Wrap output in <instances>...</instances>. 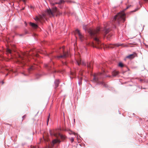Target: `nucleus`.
<instances>
[{"instance_id":"nucleus-21","label":"nucleus","mask_w":148,"mask_h":148,"mask_svg":"<svg viewBox=\"0 0 148 148\" xmlns=\"http://www.w3.org/2000/svg\"><path fill=\"white\" fill-rule=\"evenodd\" d=\"M7 51L8 53H11V51L10 49H7Z\"/></svg>"},{"instance_id":"nucleus-35","label":"nucleus","mask_w":148,"mask_h":148,"mask_svg":"<svg viewBox=\"0 0 148 148\" xmlns=\"http://www.w3.org/2000/svg\"><path fill=\"white\" fill-rule=\"evenodd\" d=\"M38 76H40V75H36V78H37V79H38V77H38Z\"/></svg>"},{"instance_id":"nucleus-15","label":"nucleus","mask_w":148,"mask_h":148,"mask_svg":"<svg viewBox=\"0 0 148 148\" xmlns=\"http://www.w3.org/2000/svg\"><path fill=\"white\" fill-rule=\"evenodd\" d=\"M118 66L121 67H123L124 66L123 64L121 62H119L118 64Z\"/></svg>"},{"instance_id":"nucleus-46","label":"nucleus","mask_w":148,"mask_h":148,"mask_svg":"<svg viewBox=\"0 0 148 148\" xmlns=\"http://www.w3.org/2000/svg\"><path fill=\"white\" fill-rule=\"evenodd\" d=\"M63 115H64V113H63Z\"/></svg>"},{"instance_id":"nucleus-26","label":"nucleus","mask_w":148,"mask_h":148,"mask_svg":"<svg viewBox=\"0 0 148 148\" xmlns=\"http://www.w3.org/2000/svg\"><path fill=\"white\" fill-rule=\"evenodd\" d=\"M78 84L79 86H80V85L82 84L81 82L80 81H79L78 82Z\"/></svg>"},{"instance_id":"nucleus-17","label":"nucleus","mask_w":148,"mask_h":148,"mask_svg":"<svg viewBox=\"0 0 148 148\" xmlns=\"http://www.w3.org/2000/svg\"><path fill=\"white\" fill-rule=\"evenodd\" d=\"M49 132H50V135H51V136H55V137H57V134H55V133H52V132H51V131L50 130L49 131Z\"/></svg>"},{"instance_id":"nucleus-14","label":"nucleus","mask_w":148,"mask_h":148,"mask_svg":"<svg viewBox=\"0 0 148 148\" xmlns=\"http://www.w3.org/2000/svg\"><path fill=\"white\" fill-rule=\"evenodd\" d=\"M20 58L21 59V61H19V62L20 63H21L22 64H25V61H24V59H23V58L22 57H21V56H20Z\"/></svg>"},{"instance_id":"nucleus-47","label":"nucleus","mask_w":148,"mask_h":148,"mask_svg":"<svg viewBox=\"0 0 148 148\" xmlns=\"http://www.w3.org/2000/svg\"><path fill=\"white\" fill-rule=\"evenodd\" d=\"M147 82H148V80L147 81Z\"/></svg>"},{"instance_id":"nucleus-11","label":"nucleus","mask_w":148,"mask_h":148,"mask_svg":"<svg viewBox=\"0 0 148 148\" xmlns=\"http://www.w3.org/2000/svg\"><path fill=\"white\" fill-rule=\"evenodd\" d=\"M61 142V141L60 140L58 139H54L53 140L52 143L53 144V145L56 143H60Z\"/></svg>"},{"instance_id":"nucleus-34","label":"nucleus","mask_w":148,"mask_h":148,"mask_svg":"<svg viewBox=\"0 0 148 148\" xmlns=\"http://www.w3.org/2000/svg\"><path fill=\"white\" fill-rule=\"evenodd\" d=\"M112 36V35H110V34H109V35H108V38H109V36H110V37H111Z\"/></svg>"},{"instance_id":"nucleus-44","label":"nucleus","mask_w":148,"mask_h":148,"mask_svg":"<svg viewBox=\"0 0 148 148\" xmlns=\"http://www.w3.org/2000/svg\"><path fill=\"white\" fill-rule=\"evenodd\" d=\"M53 77H55V75H53Z\"/></svg>"},{"instance_id":"nucleus-28","label":"nucleus","mask_w":148,"mask_h":148,"mask_svg":"<svg viewBox=\"0 0 148 148\" xmlns=\"http://www.w3.org/2000/svg\"><path fill=\"white\" fill-rule=\"evenodd\" d=\"M56 4H58V2H55V3H53L52 4H53V5H55Z\"/></svg>"},{"instance_id":"nucleus-22","label":"nucleus","mask_w":148,"mask_h":148,"mask_svg":"<svg viewBox=\"0 0 148 148\" xmlns=\"http://www.w3.org/2000/svg\"><path fill=\"white\" fill-rule=\"evenodd\" d=\"M101 73L103 74L104 75H105V76L103 78H105V77H109V76H108L106 75L105 73V71H104V70H103V72L102 73Z\"/></svg>"},{"instance_id":"nucleus-19","label":"nucleus","mask_w":148,"mask_h":148,"mask_svg":"<svg viewBox=\"0 0 148 148\" xmlns=\"http://www.w3.org/2000/svg\"><path fill=\"white\" fill-rule=\"evenodd\" d=\"M64 2V0H60L58 2V4H62V3Z\"/></svg>"},{"instance_id":"nucleus-2","label":"nucleus","mask_w":148,"mask_h":148,"mask_svg":"<svg viewBox=\"0 0 148 148\" xmlns=\"http://www.w3.org/2000/svg\"><path fill=\"white\" fill-rule=\"evenodd\" d=\"M105 76V75L103 74L99 73L97 75H94L93 80L94 82H96L97 84H101L104 87H108V86L107 84L103 82H99V81L100 79L103 78Z\"/></svg>"},{"instance_id":"nucleus-1","label":"nucleus","mask_w":148,"mask_h":148,"mask_svg":"<svg viewBox=\"0 0 148 148\" xmlns=\"http://www.w3.org/2000/svg\"><path fill=\"white\" fill-rule=\"evenodd\" d=\"M125 20V14L123 12H121L118 13L114 17L112 22L109 26V24H106L104 25V27H98L96 30H93L90 29H88L87 25L83 26V29L86 32H88L90 36L93 38L95 41V43H93L92 46L98 49L101 48L103 44L99 40L98 35L101 34L103 36H105L110 31V30L112 29L116 28L117 26H120L122 22H124Z\"/></svg>"},{"instance_id":"nucleus-25","label":"nucleus","mask_w":148,"mask_h":148,"mask_svg":"<svg viewBox=\"0 0 148 148\" xmlns=\"http://www.w3.org/2000/svg\"><path fill=\"white\" fill-rule=\"evenodd\" d=\"M29 33L27 31V30H25V34H24V35L27 34H28Z\"/></svg>"},{"instance_id":"nucleus-45","label":"nucleus","mask_w":148,"mask_h":148,"mask_svg":"<svg viewBox=\"0 0 148 148\" xmlns=\"http://www.w3.org/2000/svg\"><path fill=\"white\" fill-rule=\"evenodd\" d=\"M74 122H75V119H74Z\"/></svg>"},{"instance_id":"nucleus-13","label":"nucleus","mask_w":148,"mask_h":148,"mask_svg":"<svg viewBox=\"0 0 148 148\" xmlns=\"http://www.w3.org/2000/svg\"><path fill=\"white\" fill-rule=\"evenodd\" d=\"M58 136L61 139L63 140H64L66 138L65 136L61 134L60 133H58Z\"/></svg>"},{"instance_id":"nucleus-7","label":"nucleus","mask_w":148,"mask_h":148,"mask_svg":"<svg viewBox=\"0 0 148 148\" xmlns=\"http://www.w3.org/2000/svg\"><path fill=\"white\" fill-rule=\"evenodd\" d=\"M75 33L78 34V35L79 37V39L80 40L82 41L83 40V36L82 34L80 33L79 30L78 29H76L75 30Z\"/></svg>"},{"instance_id":"nucleus-37","label":"nucleus","mask_w":148,"mask_h":148,"mask_svg":"<svg viewBox=\"0 0 148 148\" xmlns=\"http://www.w3.org/2000/svg\"><path fill=\"white\" fill-rule=\"evenodd\" d=\"M144 0L145 1H148V0Z\"/></svg>"},{"instance_id":"nucleus-29","label":"nucleus","mask_w":148,"mask_h":148,"mask_svg":"<svg viewBox=\"0 0 148 148\" xmlns=\"http://www.w3.org/2000/svg\"><path fill=\"white\" fill-rule=\"evenodd\" d=\"M26 116V115H23V117H22V118L23 119Z\"/></svg>"},{"instance_id":"nucleus-18","label":"nucleus","mask_w":148,"mask_h":148,"mask_svg":"<svg viewBox=\"0 0 148 148\" xmlns=\"http://www.w3.org/2000/svg\"><path fill=\"white\" fill-rule=\"evenodd\" d=\"M34 19L36 21H40V18L37 16H36Z\"/></svg>"},{"instance_id":"nucleus-24","label":"nucleus","mask_w":148,"mask_h":148,"mask_svg":"<svg viewBox=\"0 0 148 148\" xmlns=\"http://www.w3.org/2000/svg\"><path fill=\"white\" fill-rule=\"evenodd\" d=\"M58 7L60 8H62L63 7V6L61 4H58Z\"/></svg>"},{"instance_id":"nucleus-3","label":"nucleus","mask_w":148,"mask_h":148,"mask_svg":"<svg viewBox=\"0 0 148 148\" xmlns=\"http://www.w3.org/2000/svg\"><path fill=\"white\" fill-rule=\"evenodd\" d=\"M76 63L78 65L82 64L84 66H87L88 69H92L93 68V63L91 62H88L86 64L84 61H82L81 59H79L76 61Z\"/></svg>"},{"instance_id":"nucleus-9","label":"nucleus","mask_w":148,"mask_h":148,"mask_svg":"<svg viewBox=\"0 0 148 148\" xmlns=\"http://www.w3.org/2000/svg\"><path fill=\"white\" fill-rule=\"evenodd\" d=\"M119 73V72L115 70L113 71L112 73V76L113 77H116L117 76Z\"/></svg>"},{"instance_id":"nucleus-23","label":"nucleus","mask_w":148,"mask_h":148,"mask_svg":"<svg viewBox=\"0 0 148 148\" xmlns=\"http://www.w3.org/2000/svg\"><path fill=\"white\" fill-rule=\"evenodd\" d=\"M74 138L72 137L70 138V140L71 143H73L74 140Z\"/></svg>"},{"instance_id":"nucleus-41","label":"nucleus","mask_w":148,"mask_h":148,"mask_svg":"<svg viewBox=\"0 0 148 148\" xmlns=\"http://www.w3.org/2000/svg\"><path fill=\"white\" fill-rule=\"evenodd\" d=\"M8 75V74H6V76H7V75Z\"/></svg>"},{"instance_id":"nucleus-33","label":"nucleus","mask_w":148,"mask_h":148,"mask_svg":"<svg viewBox=\"0 0 148 148\" xmlns=\"http://www.w3.org/2000/svg\"><path fill=\"white\" fill-rule=\"evenodd\" d=\"M0 83H1L2 84H3L4 83V82L3 81H1L0 82Z\"/></svg>"},{"instance_id":"nucleus-8","label":"nucleus","mask_w":148,"mask_h":148,"mask_svg":"<svg viewBox=\"0 0 148 148\" xmlns=\"http://www.w3.org/2000/svg\"><path fill=\"white\" fill-rule=\"evenodd\" d=\"M29 24L32 28L33 29H36L38 27V25L34 23L30 22Z\"/></svg>"},{"instance_id":"nucleus-43","label":"nucleus","mask_w":148,"mask_h":148,"mask_svg":"<svg viewBox=\"0 0 148 148\" xmlns=\"http://www.w3.org/2000/svg\"><path fill=\"white\" fill-rule=\"evenodd\" d=\"M23 1L24 2H25V0H23Z\"/></svg>"},{"instance_id":"nucleus-31","label":"nucleus","mask_w":148,"mask_h":148,"mask_svg":"<svg viewBox=\"0 0 148 148\" xmlns=\"http://www.w3.org/2000/svg\"><path fill=\"white\" fill-rule=\"evenodd\" d=\"M137 10V9H135V10H134L133 11H131V12H135Z\"/></svg>"},{"instance_id":"nucleus-40","label":"nucleus","mask_w":148,"mask_h":148,"mask_svg":"<svg viewBox=\"0 0 148 148\" xmlns=\"http://www.w3.org/2000/svg\"><path fill=\"white\" fill-rule=\"evenodd\" d=\"M23 74L24 75H25V76L26 75H25V74H24L23 73Z\"/></svg>"},{"instance_id":"nucleus-5","label":"nucleus","mask_w":148,"mask_h":148,"mask_svg":"<svg viewBox=\"0 0 148 148\" xmlns=\"http://www.w3.org/2000/svg\"><path fill=\"white\" fill-rule=\"evenodd\" d=\"M47 12L48 14L52 15H53V13L56 14V16L62 14V13L58 10L57 7L56 6L53 7L52 10L49 8L47 10Z\"/></svg>"},{"instance_id":"nucleus-32","label":"nucleus","mask_w":148,"mask_h":148,"mask_svg":"<svg viewBox=\"0 0 148 148\" xmlns=\"http://www.w3.org/2000/svg\"><path fill=\"white\" fill-rule=\"evenodd\" d=\"M19 35L20 36H22L24 35V34H20Z\"/></svg>"},{"instance_id":"nucleus-10","label":"nucleus","mask_w":148,"mask_h":148,"mask_svg":"<svg viewBox=\"0 0 148 148\" xmlns=\"http://www.w3.org/2000/svg\"><path fill=\"white\" fill-rule=\"evenodd\" d=\"M60 82L59 79H56L54 82L55 85V88H56L58 86Z\"/></svg>"},{"instance_id":"nucleus-36","label":"nucleus","mask_w":148,"mask_h":148,"mask_svg":"<svg viewBox=\"0 0 148 148\" xmlns=\"http://www.w3.org/2000/svg\"><path fill=\"white\" fill-rule=\"evenodd\" d=\"M25 25L26 26H27V23L26 22H25Z\"/></svg>"},{"instance_id":"nucleus-16","label":"nucleus","mask_w":148,"mask_h":148,"mask_svg":"<svg viewBox=\"0 0 148 148\" xmlns=\"http://www.w3.org/2000/svg\"><path fill=\"white\" fill-rule=\"evenodd\" d=\"M35 67L33 66H31L28 68V71L29 72L30 71L32 70L35 69Z\"/></svg>"},{"instance_id":"nucleus-42","label":"nucleus","mask_w":148,"mask_h":148,"mask_svg":"<svg viewBox=\"0 0 148 148\" xmlns=\"http://www.w3.org/2000/svg\"><path fill=\"white\" fill-rule=\"evenodd\" d=\"M17 27H18V26H15L16 28H17Z\"/></svg>"},{"instance_id":"nucleus-12","label":"nucleus","mask_w":148,"mask_h":148,"mask_svg":"<svg viewBox=\"0 0 148 148\" xmlns=\"http://www.w3.org/2000/svg\"><path fill=\"white\" fill-rule=\"evenodd\" d=\"M135 56L134 54H130L126 57L127 58H129V59H132L135 57Z\"/></svg>"},{"instance_id":"nucleus-30","label":"nucleus","mask_w":148,"mask_h":148,"mask_svg":"<svg viewBox=\"0 0 148 148\" xmlns=\"http://www.w3.org/2000/svg\"><path fill=\"white\" fill-rule=\"evenodd\" d=\"M70 134H73L75 135L76 134L74 132H71V133H70Z\"/></svg>"},{"instance_id":"nucleus-27","label":"nucleus","mask_w":148,"mask_h":148,"mask_svg":"<svg viewBox=\"0 0 148 148\" xmlns=\"http://www.w3.org/2000/svg\"><path fill=\"white\" fill-rule=\"evenodd\" d=\"M131 6V5H130L127 6L126 7V8L125 9V10H126L127 9L129 8Z\"/></svg>"},{"instance_id":"nucleus-39","label":"nucleus","mask_w":148,"mask_h":148,"mask_svg":"<svg viewBox=\"0 0 148 148\" xmlns=\"http://www.w3.org/2000/svg\"><path fill=\"white\" fill-rule=\"evenodd\" d=\"M119 114H121V113L119 112Z\"/></svg>"},{"instance_id":"nucleus-20","label":"nucleus","mask_w":148,"mask_h":148,"mask_svg":"<svg viewBox=\"0 0 148 148\" xmlns=\"http://www.w3.org/2000/svg\"><path fill=\"white\" fill-rule=\"evenodd\" d=\"M49 117H50V114H49V115L48 116V117L47 120V125H48V122H49Z\"/></svg>"},{"instance_id":"nucleus-38","label":"nucleus","mask_w":148,"mask_h":148,"mask_svg":"<svg viewBox=\"0 0 148 148\" xmlns=\"http://www.w3.org/2000/svg\"><path fill=\"white\" fill-rule=\"evenodd\" d=\"M140 81H141H141H143V79H140Z\"/></svg>"},{"instance_id":"nucleus-6","label":"nucleus","mask_w":148,"mask_h":148,"mask_svg":"<svg viewBox=\"0 0 148 148\" xmlns=\"http://www.w3.org/2000/svg\"><path fill=\"white\" fill-rule=\"evenodd\" d=\"M45 66L48 68V71H49V72L51 73H56V71L55 70H52V69L51 68V67L50 66V64L49 63V64H45Z\"/></svg>"},{"instance_id":"nucleus-4","label":"nucleus","mask_w":148,"mask_h":148,"mask_svg":"<svg viewBox=\"0 0 148 148\" xmlns=\"http://www.w3.org/2000/svg\"><path fill=\"white\" fill-rule=\"evenodd\" d=\"M64 47H63L62 49L63 51V55H61L60 56H53L52 57V58H50V60L51 61V62H52L53 64V62L52 61L53 59H59L60 58H66L69 56V52L68 51L66 52L64 51ZM50 63H51V62Z\"/></svg>"}]
</instances>
